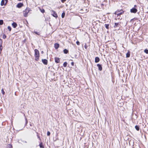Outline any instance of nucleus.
<instances>
[{
	"label": "nucleus",
	"mask_w": 148,
	"mask_h": 148,
	"mask_svg": "<svg viewBox=\"0 0 148 148\" xmlns=\"http://www.w3.org/2000/svg\"><path fill=\"white\" fill-rule=\"evenodd\" d=\"M30 8H27L24 10L23 11L24 16L27 17L28 16V13L31 11Z\"/></svg>",
	"instance_id": "1"
},
{
	"label": "nucleus",
	"mask_w": 148,
	"mask_h": 148,
	"mask_svg": "<svg viewBox=\"0 0 148 148\" xmlns=\"http://www.w3.org/2000/svg\"><path fill=\"white\" fill-rule=\"evenodd\" d=\"M35 51V60L36 61H38V60L39 56V51L37 49H35L34 50Z\"/></svg>",
	"instance_id": "2"
},
{
	"label": "nucleus",
	"mask_w": 148,
	"mask_h": 148,
	"mask_svg": "<svg viewBox=\"0 0 148 148\" xmlns=\"http://www.w3.org/2000/svg\"><path fill=\"white\" fill-rule=\"evenodd\" d=\"M123 13V11L122 10H121L116 11L115 12V14L117 15V16H119L120 15L122 14Z\"/></svg>",
	"instance_id": "3"
},
{
	"label": "nucleus",
	"mask_w": 148,
	"mask_h": 148,
	"mask_svg": "<svg viewBox=\"0 0 148 148\" xmlns=\"http://www.w3.org/2000/svg\"><path fill=\"white\" fill-rule=\"evenodd\" d=\"M8 2V0H2L1 5L2 6L4 5H5Z\"/></svg>",
	"instance_id": "4"
},
{
	"label": "nucleus",
	"mask_w": 148,
	"mask_h": 148,
	"mask_svg": "<svg viewBox=\"0 0 148 148\" xmlns=\"http://www.w3.org/2000/svg\"><path fill=\"white\" fill-rule=\"evenodd\" d=\"M137 11V10L135 8H133L130 10V12L131 13H135Z\"/></svg>",
	"instance_id": "5"
},
{
	"label": "nucleus",
	"mask_w": 148,
	"mask_h": 148,
	"mask_svg": "<svg viewBox=\"0 0 148 148\" xmlns=\"http://www.w3.org/2000/svg\"><path fill=\"white\" fill-rule=\"evenodd\" d=\"M52 14L53 16L56 18L58 17L57 14L56 13V12H55L54 11H52Z\"/></svg>",
	"instance_id": "6"
},
{
	"label": "nucleus",
	"mask_w": 148,
	"mask_h": 148,
	"mask_svg": "<svg viewBox=\"0 0 148 148\" xmlns=\"http://www.w3.org/2000/svg\"><path fill=\"white\" fill-rule=\"evenodd\" d=\"M23 6V4L21 3H19L17 4V5H16V7L20 8L22 6Z\"/></svg>",
	"instance_id": "7"
},
{
	"label": "nucleus",
	"mask_w": 148,
	"mask_h": 148,
	"mask_svg": "<svg viewBox=\"0 0 148 148\" xmlns=\"http://www.w3.org/2000/svg\"><path fill=\"white\" fill-rule=\"evenodd\" d=\"M42 62L45 64L47 65V60L46 59H43L42 60Z\"/></svg>",
	"instance_id": "8"
},
{
	"label": "nucleus",
	"mask_w": 148,
	"mask_h": 148,
	"mask_svg": "<svg viewBox=\"0 0 148 148\" xmlns=\"http://www.w3.org/2000/svg\"><path fill=\"white\" fill-rule=\"evenodd\" d=\"M97 65L98 67L99 70L100 71H101L102 70V67L101 65L99 64H97Z\"/></svg>",
	"instance_id": "9"
},
{
	"label": "nucleus",
	"mask_w": 148,
	"mask_h": 148,
	"mask_svg": "<svg viewBox=\"0 0 148 148\" xmlns=\"http://www.w3.org/2000/svg\"><path fill=\"white\" fill-rule=\"evenodd\" d=\"M99 58L98 57H96L95 59V62L96 63H97L99 61Z\"/></svg>",
	"instance_id": "10"
},
{
	"label": "nucleus",
	"mask_w": 148,
	"mask_h": 148,
	"mask_svg": "<svg viewBox=\"0 0 148 148\" xmlns=\"http://www.w3.org/2000/svg\"><path fill=\"white\" fill-rule=\"evenodd\" d=\"M55 62L57 63H59L60 62L59 58H55Z\"/></svg>",
	"instance_id": "11"
},
{
	"label": "nucleus",
	"mask_w": 148,
	"mask_h": 148,
	"mask_svg": "<svg viewBox=\"0 0 148 148\" xmlns=\"http://www.w3.org/2000/svg\"><path fill=\"white\" fill-rule=\"evenodd\" d=\"M12 25L14 28H15L17 26V24L14 22L12 24Z\"/></svg>",
	"instance_id": "12"
},
{
	"label": "nucleus",
	"mask_w": 148,
	"mask_h": 148,
	"mask_svg": "<svg viewBox=\"0 0 148 148\" xmlns=\"http://www.w3.org/2000/svg\"><path fill=\"white\" fill-rule=\"evenodd\" d=\"M54 46L56 49H57L59 47V45L57 43L55 44Z\"/></svg>",
	"instance_id": "13"
},
{
	"label": "nucleus",
	"mask_w": 148,
	"mask_h": 148,
	"mask_svg": "<svg viewBox=\"0 0 148 148\" xmlns=\"http://www.w3.org/2000/svg\"><path fill=\"white\" fill-rule=\"evenodd\" d=\"M64 52L65 54H66L68 52V51L66 49H64L63 51Z\"/></svg>",
	"instance_id": "14"
},
{
	"label": "nucleus",
	"mask_w": 148,
	"mask_h": 148,
	"mask_svg": "<svg viewBox=\"0 0 148 148\" xmlns=\"http://www.w3.org/2000/svg\"><path fill=\"white\" fill-rule=\"evenodd\" d=\"M7 148H12V146L10 144H8L7 145Z\"/></svg>",
	"instance_id": "15"
},
{
	"label": "nucleus",
	"mask_w": 148,
	"mask_h": 148,
	"mask_svg": "<svg viewBox=\"0 0 148 148\" xmlns=\"http://www.w3.org/2000/svg\"><path fill=\"white\" fill-rule=\"evenodd\" d=\"M135 129H136V130H137V131H138L139 130V127L137 125H136L135 126Z\"/></svg>",
	"instance_id": "16"
},
{
	"label": "nucleus",
	"mask_w": 148,
	"mask_h": 148,
	"mask_svg": "<svg viewBox=\"0 0 148 148\" xmlns=\"http://www.w3.org/2000/svg\"><path fill=\"white\" fill-rule=\"evenodd\" d=\"M67 65V63L66 62H64L63 64V66L64 67H66Z\"/></svg>",
	"instance_id": "17"
},
{
	"label": "nucleus",
	"mask_w": 148,
	"mask_h": 148,
	"mask_svg": "<svg viewBox=\"0 0 148 148\" xmlns=\"http://www.w3.org/2000/svg\"><path fill=\"white\" fill-rule=\"evenodd\" d=\"M130 56V53L129 52H128V53L126 54V57L127 58H128Z\"/></svg>",
	"instance_id": "18"
},
{
	"label": "nucleus",
	"mask_w": 148,
	"mask_h": 148,
	"mask_svg": "<svg viewBox=\"0 0 148 148\" xmlns=\"http://www.w3.org/2000/svg\"><path fill=\"white\" fill-rule=\"evenodd\" d=\"M65 15V13L64 12H63L62 14V18H64V17Z\"/></svg>",
	"instance_id": "19"
},
{
	"label": "nucleus",
	"mask_w": 148,
	"mask_h": 148,
	"mask_svg": "<svg viewBox=\"0 0 148 148\" xmlns=\"http://www.w3.org/2000/svg\"><path fill=\"white\" fill-rule=\"evenodd\" d=\"M144 52H145L146 54L148 53V50L147 49H145L144 51Z\"/></svg>",
	"instance_id": "20"
},
{
	"label": "nucleus",
	"mask_w": 148,
	"mask_h": 148,
	"mask_svg": "<svg viewBox=\"0 0 148 148\" xmlns=\"http://www.w3.org/2000/svg\"><path fill=\"white\" fill-rule=\"evenodd\" d=\"M3 23V20H0V25H2Z\"/></svg>",
	"instance_id": "21"
},
{
	"label": "nucleus",
	"mask_w": 148,
	"mask_h": 148,
	"mask_svg": "<svg viewBox=\"0 0 148 148\" xmlns=\"http://www.w3.org/2000/svg\"><path fill=\"white\" fill-rule=\"evenodd\" d=\"M109 25L108 24H105V27L107 29H108L109 28Z\"/></svg>",
	"instance_id": "22"
},
{
	"label": "nucleus",
	"mask_w": 148,
	"mask_h": 148,
	"mask_svg": "<svg viewBox=\"0 0 148 148\" xmlns=\"http://www.w3.org/2000/svg\"><path fill=\"white\" fill-rule=\"evenodd\" d=\"M40 11L41 12H42V13H43L45 11L43 9H40Z\"/></svg>",
	"instance_id": "23"
},
{
	"label": "nucleus",
	"mask_w": 148,
	"mask_h": 148,
	"mask_svg": "<svg viewBox=\"0 0 148 148\" xmlns=\"http://www.w3.org/2000/svg\"><path fill=\"white\" fill-rule=\"evenodd\" d=\"M1 92L3 94V95H4L5 94V92L4 91V90H3V88H2L1 90Z\"/></svg>",
	"instance_id": "24"
},
{
	"label": "nucleus",
	"mask_w": 148,
	"mask_h": 148,
	"mask_svg": "<svg viewBox=\"0 0 148 148\" xmlns=\"http://www.w3.org/2000/svg\"><path fill=\"white\" fill-rule=\"evenodd\" d=\"M40 147V148H43V147L42 145V143H41L39 145Z\"/></svg>",
	"instance_id": "25"
},
{
	"label": "nucleus",
	"mask_w": 148,
	"mask_h": 148,
	"mask_svg": "<svg viewBox=\"0 0 148 148\" xmlns=\"http://www.w3.org/2000/svg\"><path fill=\"white\" fill-rule=\"evenodd\" d=\"M8 29H9V30L10 31H11V27H10V26H8Z\"/></svg>",
	"instance_id": "26"
},
{
	"label": "nucleus",
	"mask_w": 148,
	"mask_h": 148,
	"mask_svg": "<svg viewBox=\"0 0 148 148\" xmlns=\"http://www.w3.org/2000/svg\"><path fill=\"white\" fill-rule=\"evenodd\" d=\"M50 134V133L49 131H48L47 132V135L48 136H49Z\"/></svg>",
	"instance_id": "27"
},
{
	"label": "nucleus",
	"mask_w": 148,
	"mask_h": 148,
	"mask_svg": "<svg viewBox=\"0 0 148 148\" xmlns=\"http://www.w3.org/2000/svg\"><path fill=\"white\" fill-rule=\"evenodd\" d=\"M6 36L5 35V34L3 35V38L4 39H5L6 38Z\"/></svg>",
	"instance_id": "28"
},
{
	"label": "nucleus",
	"mask_w": 148,
	"mask_h": 148,
	"mask_svg": "<svg viewBox=\"0 0 148 148\" xmlns=\"http://www.w3.org/2000/svg\"><path fill=\"white\" fill-rule=\"evenodd\" d=\"M119 25L118 23H115V26L116 27L117 26Z\"/></svg>",
	"instance_id": "29"
},
{
	"label": "nucleus",
	"mask_w": 148,
	"mask_h": 148,
	"mask_svg": "<svg viewBox=\"0 0 148 148\" xmlns=\"http://www.w3.org/2000/svg\"><path fill=\"white\" fill-rule=\"evenodd\" d=\"M76 43L77 45H79V42L78 41H77Z\"/></svg>",
	"instance_id": "30"
},
{
	"label": "nucleus",
	"mask_w": 148,
	"mask_h": 148,
	"mask_svg": "<svg viewBox=\"0 0 148 148\" xmlns=\"http://www.w3.org/2000/svg\"><path fill=\"white\" fill-rule=\"evenodd\" d=\"M66 1V0H61V1L62 3H64Z\"/></svg>",
	"instance_id": "31"
},
{
	"label": "nucleus",
	"mask_w": 148,
	"mask_h": 148,
	"mask_svg": "<svg viewBox=\"0 0 148 148\" xmlns=\"http://www.w3.org/2000/svg\"><path fill=\"white\" fill-rule=\"evenodd\" d=\"M35 32V33H36V34H37V35H39L40 34L39 33H38V32Z\"/></svg>",
	"instance_id": "32"
},
{
	"label": "nucleus",
	"mask_w": 148,
	"mask_h": 148,
	"mask_svg": "<svg viewBox=\"0 0 148 148\" xmlns=\"http://www.w3.org/2000/svg\"><path fill=\"white\" fill-rule=\"evenodd\" d=\"M71 65H72V66H73L74 65V63L73 62H72L71 63Z\"/></svg>",
	"instance_id": "33"
},
{
	"label": "nucleus",
	"mask_w": 148,
	"mask_h": 148,
	"mask_svg": "<svg viewBox=\"0 0 148 148\" xmlns=\"http://www.w3.org/2000/svg\"><path fill=\"white\" fill-rule=\"evenodd\" d=\"M26 119V123H27V119Z\"/></svg>",
	"instance_id": "34"
},
{
	"label": "nucleus",
	"mask_w": 148,
	"mask_h": 148,
	"mask_svg": "<svg viewBox=\"0 0 148 148\" xmlns=\"http://www.w3.org/2000/svg\"><path fill=\"white\" fill-rule=\"evenodd\" d=\"M136 5H134V7H136Z\"/></svg>",
	"instance_id": "35"
},
{
	"label": "nucleus",
	"mask_w": 148,
	"mask_h": 148,
	"mask_svg": "<svg viewBox=\"0 0 148 148\" xmlns=\"http://www.w3.org/2000/svg\"><path fill=\"white\" fill-rule=\"evenodd\" d=\"M42 53H43V51H42Z\"/></svg>",
	"instance_id": "36"
}]
</instances>
